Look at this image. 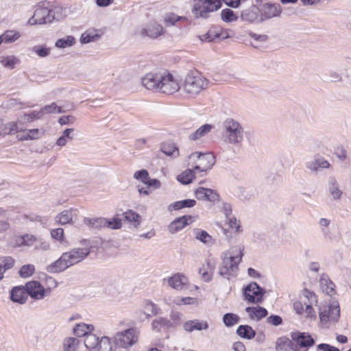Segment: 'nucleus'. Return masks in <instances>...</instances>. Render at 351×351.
<instances>
[{"label":"nucleus","mask_w":351,"mask_h":351,"mask_svg":"<svg viewBox=\"0 0 351 351\" xmlns=\"http://www.w3.org/2000/svg\"><path fill=\"white\" fill-rule=\"evenodd\" d=\"M80 243L84 246L83 247H76L63 253L60 258L47 266V271L50 273L61 272L86 258L92 249L90 241L84 239L81 241Z\"/></svg>","instance_id":"1"},{"label":"nucleus","mask_w":351,"mask_h":351,"mask_svg":"<svg viewBox=\"0 0 351 351\" xmlns=\"http://www.w3.org/2000/svg\"><path fill=\"white\" fill-rule=\"evenodd\" d=\"M244 128L232 118H227L222 123V134L226 142L240 145L244 139Z\"/></svg>","instance_id":"2"},{"label":"nucleus","mask_w":351,"mask_h":351,"mask_svg":"<svg viewBox=\"0 0 351 351\" xmlns=\"http://www.w3.org/2000/svg\"><path fill=\"white\" fill-rule=\"evenodd\" d=\"M180 88L179 81L169 72L165 71L155 73V93L172 95Z\"/></svg>","instance_id":"3"},{"label":"nucleus","mask_w":351,"mask_h":351,"mask_svg":"<svg viewBox=\"0 0 351 351\" xmlns=\"http://www.w3.org/2000/svg\"><path fill=\"white\" fill-rule=\"evenodd\" d=\"M208 80L199 73H188L185 77L183 88L190 97H194L207 88Z\"/></svg>","instance_id":"4"},{"label":"nucleus","mask_w":351,"mask_h":351,"mask_svg":"<svg viewBox=\"0 0 351 351\" xmlns=\"http://www.w3.org/2000/svg\"><path fill=\"white\" fill-rule=\"evenodd\" d=\"M192 13L196 18L208 19L210 14L221 7V0H192Z\"/></svg>","instance_id":"5"},{"label":"nucleus","mask_w":351,"mask_h":351,"mask_svg":"<svg viewBox=\"0 0 351 351\" xmlns=\"http://www.w3.org/2000/svg\"><path fill=\"white\" fill-rule=\"evenodd\" d=\"M138 341V332L134 328L117 332L113 337V342L116 346L128 349Z\"/></svg>","instance_id":"6"},{"label":"nucleus","mask_w":351,"mask_h":351,"mask_svg":"<svg viewBox=\"0 0 351 351\" xmlns=\"http://www.w3.org/2000/svg\"><path fill=\"white\" fill-rule=\"evenodd\" d=\"M319 316L322 324L328 327L331 323H336L340 317V308L338 304L324 305L319 308Z\"/></svg>","instance_id":"7"},{"label":"nucleus","mask_w":351,"mask_h":351,"mask_svg":"<svg viewBox=\"0 0 351 351\" xmlns=\"http://www.w3.org/2000/svg\"><path fill=\"white\" fill-rule=\"evenodd\" d=\"M189 158L199 160V164L194 167V170L201 173L210 170L215 163V158L210 153L202 154L196 152L189 155Z\"/></svg>","instance_id":"8"},{"label":"nucleus","mask_w":351,"mask_h":351,"mask_svg":"<svg viewBox=\"0 0 351 351\" xmlns=\"http://www.w3.org/2000/svg\"><path fill=\"white\" fill-rule=\"evenodd\" d=\"M243 294L249 302L258 304L263 301L265 291L256 282H252L244 287Z\"/></svg>","instance_id":"9"},{"label":"nucleus","mask_w":351,"mask_h":351,"mask_svg":"<svg viewBox=\"0 0 351 351\" xmlns=\"http://www.w3.org/2000/svg\"><path fill=\"white\" fill-rule=\"evenodd\" d=\"M291 337L297 348L296 351H306L308 347L312 346L315 343L313 337L306 332H293Z\"/></svg>","instance_id":"10"},{"label":"nucleus","mask_w":351,"mask_h":351,"mask_svg":"<svg viewBox=\"0 0 351 351\" xmlns=\"http://www.w3.org/2000/svg\"><path fill=\"white\" fill-rule=\"evenodd\" d=\"M262 4L263 7L259 9L261 21L280 16L282 10L279 4L269 1H265Z\"/></svg>","instance_id":"11"},{"label":"nucleus","mask_w":351,"mask_h":351,"mask_svg":"<svg viewBox=\"0 0 351 351\" xmlns=\"http://www.w3.org/2000/svg\"><path fill=\"white\" fill-rule=\"evenodd\" d=\"M27 295L35 300H42L50 291L46 290L38 281H29L25 285Z\"/></svg>","instance_id":"12"},{"label":"nucleus","mask_w":351,"mask_h":351,"mask_svg":"<svg viewBox=\"0 0 351 351\" xmlns=\"http://www.w3.org/2000/svg\"><path fill=\"white\" fill-rule=\"evenodd\" d=\"M239 264L234 260L224 255L221 265L219 269V273L221 276L227 277L229 279L230 276L236 275Z\"/></svg>","instance_id":"13"},{"label":"nucleus","mask_w":351,"mask_h":351,"mask_svg":"<svg viewBox=\"0 0 351 351\" xmlns=\"http://www.w3.org/2000/svg\"><path fill=\"white\" fill-rule=\"evenodd\" d=\"M302 296L304 297V304L305 305V317L315 319L316 318V313L312 306L314 303L317 302L315 294L305 289L302 291Z\"/></svg>","instance_id":"14"},{"label":"nucleus","mask_w":351,"mask_h":351,"mask_svg":"<svg viewBox=\"0 0 351 351\" xmlns=\"http://www.w3.org/2000/svg\"><path fill=\"white\" fill-rule=\"evenodd\" d=\"M216 263L213 259H207L199 269V273L202 275L205 282H210L215 269Z\"/></svg>","instance_id":"15"},{"label":"nucleus","mask_w":351,"mask_h":351,"mask_svg":"<svg viewBox=\"0 0 351 351\" xmlns=\"http://www.w3.org/2000/svg\"><path fill=\"white\" fill-rule=\"evenodd\" d=\"M191 216L184 215L176 219L168 227L169 232L174 234L181 230L189 223V221H191Z\"/></svg>","instance_id":"16"},{"label":"nucleus","mask_w":351,"mask_h":351,"mask_svg":"<svg viewBox=\"0 0 351 351\" xmlns=\"http://www.w3.org/2000/svg\"><path fill=\"white\" fill-rule=\"evenodd\" d=\"M45 3H42L41 4H38L37 8L34 12V17H36L38 19H40L44 21V24L47 23H50L54 16L51 15L52 10H48L45 6Z\"/></svg>","instance_id":"17"},{"label":"nucleus","mask_w":351,"mask_h":351,"mask_svg":"<svg viewBox=\"0 0 351 351\" xmlns=\"http://www.w3.org/2000/svg\"><path fill=\"white\" fill-rule=\"evenodd\" d=\"M330 166L328 161L321 156L315 157L306 162V167L312 172H317L319 169H326Z\"/></svg>","instance_id":"18"},{"label":"nucleus","mask_w":351,"mask_h":351,"mask_svg":"<svg viewBox=\"0 0 351 351\" xmlns=\"http://www.w3.org/2000/svg\"><path fill=\"white\" fill-rule=\"evenodd\" d=\"M294 341L287 337H282L277 339L276 343V351H296Z\"/></svg>","instance_id":"19"},{"label":"nucleus","mask_w":351,"mask_h":351,"mask_svg":"<svg viewBox=\"0 0 351 351\" xmlns=\"http://www.w3.org/2000/svg\"><path fill=\"white\" fill-rule=\"evenodd\" d=\"M75 210L73 209L64 210L60 213L55 218L56 221L60 225L72 224L73 217H76Z\"/></svg>","instance_id":"20"},{"label":"nucleus","mask_w":351,"mask_h":351,"mask_svg":"<svg viewBox=\"0 0 351 351\" xmlns=\"http://www.w3.org/2000/svg\"><path fill=\"white\" fill-rule=\"evenodd\" d=\"M168 285L176 290H182L187 283V278L182 274H176L167 280Z\"/></svg>","instance_id":"21"},{"label":"nucleus","mask_w":351,"mask_h":351,"mask_svg":"<svg viewBox=\"0 0 351 351\" xmlns=\"http://www.w3.org/2000/svg\"><path fill=\"white\" fill-rule=\"evenodd\" d=\"M11 299L14 302L25 303L27 299L26 288L23 287H14L11 291Z\"/></svg>","instance_id":"22"},{"label":"nucleus","mask_w":351,"mask_h":351,"mask_svg":"<svg viewBox=\"0 0 351 351\" xmlns=\"http://www.w3.org/2000/svg\"><path fill=\"white\" fill-rule=\"evenodd\" d=\"M251 319L260 320L267 315V311L262 306H249L245 308Z\"/></svg>","instance_id":"23"},{"label":"nucleus","mask_w":351,"mask_h":351,"mask_svg":"<svg viewBox=\"0 0 351 351\" xmlns=\"http://www.w3.org/2000/svg\"><path fill=\"white\" fill-rule=\"evenodd\" d=\"M183 328L188 332H192L194 330H206L208 328V324L207 322H199L198 319H193L185 322Z\"/></svg>","instance_id":"24"},{"label":"nucleus","mask_w":351,"mask_h":351,"mask_svg":"<svg viewBox=\"0 0 351 351\" xmlns=\"http://www.w3.org/2000/svg\"><path fill=\"white\" fill-rule=\"evenodd\" d=\"M106 218L104 217H84V224L91 229H100L105 227Z\"/></svg>","instance_id":"25"},{"label":"nucleus","mask_w":351,"mask_h":351,"mask_svg":"<svg viewBox=\"0 0 351 351\" xmlns=\"http://www.w3.org/2000/svg\"><path fill=\"white\" fill-rule=\"evenodd\" d=\"M160 150L161 153L172 158H177L180 156L179 149L173 143H162L160 145Z\"/></svg>","instance_id":"26"},{"label":"nucleus","mask_w":351,"mask_h":351,"mask_svg":"<svg viewBox=\"0 0 351 351\" xmlns=\"http://www.w3.org/2000/svg\"><path fill=\"white\" fill-rule=\"evenodd\" d=\"M196 204L195 199H187L181 201H177L171 204L168 206V210L172 212L173 210H177L184 208H192Z\"/></svg>","instance_id":"27"},{"label":"nucleus","mask_w":351,"mask_h":351,"mask_svg":"<svg viewBox=\"0 0 351 351\" xmlns=\"http://www.w3.org/2000/svg\"><path fill=\"white\" fill-rule=\"evenodd\" d=\"M243 250L244 246L243 245H235L232 247L228 252H225L224 255L239 263L242 260Z\"/></svg>","instance_id":"28"},{"label":"nucleus","mask_w":351,"mask_h":351,"mask_svg":"<svg viewBox=\"0 0 351 351\" xmlns=\"http://www.w3.org/2000/svg\"><path fill=\"white\" fill-rule=\"evenodd\" d=\"M328 191L332 196L333 199H339L342 195V191L339 189V185L334 177H330L328 179Z\"/></svg>","instance_id":"29"},{"label":"nucleus","mask_w":351,"mask_h":351,"mask_svg":"<svg viewBox=\"0 0 351 351\" xmlns=\"http://www.w3.org/2000/svg\"><path fill=\"white\" fill-rule=\"evenodd\" d=\"M320 287L323 292L327 295H333L335 294V285L327 276H323L320 279Z\"/></svg>","instance_id":"30"},{"label":"nucleus","mask_w":351,"mask_h":351,"mask_svg":"<svg viewBox=\"0 0 351 351\" xmlns=\"http://www.w3.org/2000/svg\"><path fill=\"white\" fill-rule=\"evenodd\" d=\"M21 37L19 32L16 30H6L0 36V45L1 43H12Z\"/></svg>","instance_id":"31"},{"label":"nucleus","mask_w":351,"mask_h":351,"mask_svg":"<svg viewBox=\"0 0 351 351\" xmlns=\"http://www.w3.org/2000/svg\"><path fill=\"white\" fill-rule=\"evenodd\" d=\"M43 116L41 109L39 110H33L29 113H25L18 118V121L21 123H29L36 119H41Z\"/></svg>","instance_id":"32"},{"label":"nucleus","mask_w":351,"mask_h":351,"mask_svg":"<svg viewBox=\"0 0 351 351\" xmlns=\"http://www.w3.org/2000/svg\"><path fill=\"white\" fill-rule=\"evenodd\" d=\"M75 131L74 128L65 129L62 135L57 139L56 145L59 147L65 146L69 141H71L73 139V133Z\"/></svg>","instance_id":"33"},{"label":"nucleus","mask_w":351,"mask_h":351,"mask_svg":"<svg viewBox=\"0 0 351 351\" xmlns=\"http://www.w3.org/2000/svg\"><path fill=\"white\" fill-rule=\"evenodd\" d=\"M237 334L242 338L252 339L256 335V331L248 325H241L237 330Z\"/></svg>","instance_id":"34"},{"label":"nucleus","mask_w":351,"mask_h":351,"mask_svg":"<svg viewBox=\"0 0 351 351\" xmlns=\"http://www.w3.org/2000/svg\"><path fill=\"white\" fill-rule=\"evenodd\" d=\"M95 351H115V349L110 337L103 336L100 338Z\"/></svg>","instance_id":"35"},{"label":"nucleus","mask_w":351,"mask_h":351,"mask_svg":"<svg viewBox=\"0 0 351 351\" xmlns=\"http://www.w3.org/2000/svg\"><path fill=\"white\" fill-rule=\"evenodd\" d=\"M133 177L143 184H148V185H154V180L150 178L148 171L145 169L136 171L134 172Z\"/></svg>","instance_id":"36"},{"label":"nucleus","mask_w":351,"mask_h":351,"mask_svg":"<svg viewBox=\"0 0 351 351\" xmlns=\"http://www.w3.org/2000/svg\"><path fill=\"white\" fill-rule=\"evenodd\" d=\"M93 330V326L84 323L78 324L73 328L74 334L77 337H86Z\"/></svg>","instance_id":"37"},{"label":"nucleus","mask_w":351,"mask_h":351,"mask_svg":"<svg viewBox=\"0 0 351 351\" xmlns=\"http://www.w3.org/2000/svg\"><path fill=\"white\" fill-rule=\"evenodd\" d=\"M37 239L32 234H26L19 236L16 239V243L18 245L32 246L36 243Z\"/></svg>","instance_id":"38"},{"label":"nucleus","mask_w":351,"mask_h":351,"mask_svg":"<svg viewBox=\"0 0 351 351\" xmlns=\"http://www.w3.org/2000/svg\"><path fill=\"white\" fill-rule=\"evenodd\" d=\"M195 171L194 169H188L178 175L177 180L183 184H188L194 179Z\"/></svg>","instance_id":"39"},{"label":"nucleus","mask_w":351,"mask_h":351,"mask_svg":"<svg viewBox=\"0 0 351 351\" xmlns=\"http://www.w3.org/2000/svg\"><path fill=\"white\" fill-rule=\"evenodd\" d=\"M99 340L100 338H99L95 334L91 333L90 332L84 337V346L90 351H95V348H97V346Z\"/></svg>","instance_id":"40"},{"label":"nucleus","mask_w":351,"mask_h":351,"mask_svg":"<svg viewBox=\"0 0 351 351\" xmlns=\"http://www.w3.org/2000/svg\"><path fill=\"white\" fill-rule=\"evenodd\" d=\"M80 341L74 337H66L63 341V351H77Z\"/></svg>","instance_id":"41"},{"label":"nucleus","mask_w":351,"mask_h":351,"mask_svg":"<svg viewBox=\"0 0 351 351\" xmlns=\"http://www.w3.org/2000/svg\"><path fill=\"white\" fill-rule=\"evenodd\" d=\"M75 42V38L73 36H66L58 39L55 43V46L57 48L64 49L73 46Z\"/></svg>","instance_id":"42"},{"label":"nucleus","mask_w":351,"mask_h":351,"mask_svg":"<svg viewBox=\"0 0 351 351\" xmlns=\"http://www.w3.org/2000/svg\"><path fill=\"white\" fill-rule=\"evenodd\" d=\"M212 129V125L210 124H205L198 128L195 132L189 136L191 140L195 141L208 134Z\"/></svg>","instance_id":"43"},{"label":"nucleus","mask_w":351,"mask_h":351,"mask_svg":"<svg viewBox=\"0 0 351 351\" xmlns=\"http://www.w3.org/2000/svg\"><path fill=\"white\" fill-rule=\"evenodd\" d=\"M195 235L197 239L207 245H212L213 243L212 237L205 230H197Z\"/></svg>","instance_id":"44"},{"label":"nucleus","mask_w":351,"mask_h":351,"mask_svg":"<svg viewBox=\"0 0 351 351\" xmlns=\"http://www.w3.org/2000/svg\"><path fill=\"white\" fill-rule=\"evenodd\" d=\"M123 215L126 221L129 222H134L136 228L139 226L141 217L138 213L132 210H128Z\"/></svg>","instance_id":"45"},{"label":"nucleus","mask_w":351,"mask_h":351,"mask_svg":"<svg viewBox=\"0 0 351 351\" xmlns=\"http://www.w3.org/2000/svg\"><path fill=\"white\" fill-rule=\"evenodd\" d=\"M239 321L240 317L232 313H226L223 317V322L227 327H232L239 323Z\"/></svg>","instance_id":"46"},{"label":"nucleus","mask_w":351,"mask_h":351,"mask_svg":"<svg viewBox=\"0 0 351 351\" xmlns=\"http://www.w3.org/2000/svg\"><path fill=\"white\" fill-rule=\"evenodd\" d=\"M221 17L223 21L226 23H232L236 21L238 19L237 15L234 12L233 10L229 8L222 10L221 12Z\"/></svg>","instance_id":"47"},{"label":"nucleus","mask_w":351,"mask_h":351,"mask_svg":"<svg viewBox=\"0 0 351 351\" xmlns=\"http://www.w3.org/2000/svg\"><path fill=\"white\" fill-rule=\"evenodd\" d=\"M19 123H22L21 122H10L7 123L3 130V134H8L14 132H19L22 131V128L20 127Z\"/></svg>","instance_id":"48"},{"label":"nucleus","mask_w":351,"mask_h":351,"mask_svg":"<svg viewBox=\"0 0 351 351\" xmlns=\"http://www.w3.org/2000/svg\"><path fill=\"white\" fill-rule=\"evenodd\" d=\"M14 260L10 256L0 257V269L4 272L14 266Z\"/></svg>","instance_id":"49"},{"label":"nucleus","mask_w":351,"mask_h":351,"mask_svg":"<svg viewBox=\"0 0 351 351\" xmlns=\"http://www.w3.org/2000/svg\"><path fill=\"white\" fill-rule=\"evenodd\" d=\"M35 271L34 265L27 264L23 265L19 270V275L22 278H28L31 276Z\"/></svg>","instance_id":"50"},{"label":"nucleus","mask_w":351,"mask_h":351,"mask_svg":"<svg viewBox=\"0 0 351 351\" xmlns=\"http://www.w3.org/2000/svg\"><path fill=\"white\" fill-rule=\"evenodd\" d=\"M121 226H122L121 219L117 218V217H113L111 219L106 218L105 227H107V228H108L110 229H112V230H117V229H120L121 228Z\"/></svg>","instance_id":"51"},{"label":"nucleus","mask_w":351,"mask_h":351,"mask_svg":"<svg viewBox=\"0 0 351 351\" xmlns=\"http://www.w3.org/2000/svg\"><path fill=\"white\" fill-rule=\"evenodd\" d=\"M41 110L43 111V115L45 114L63 112L62 108L56 105L55 103H52L49 105H46L43 108H42Z\"/></svg>","instance_id":"52"},{"label":"nucleus","mask_w":351,"mask_h":351,"mask_svg":"<svg viewBox=\"0 0 351 351\" xmlns=\"http://www.w3.org/2000/svg\"><path fill=\"white\" fill-rule=\"evenodd\" d=\"M98 38L99 36L97 34H93L90 32H85L81 35L80 43L82 44L89 43L95 41Z\"/></svg>","instance_id":"53"},{"label":"nucleus","mask_w":351,"mask_h":351,"mask_svg":"<svg viewBox=\"0 0 351 351\" xmlns=\"http://www.w3.org/2000/svg\"><path fill=\"white\" fill-rule=\"evenodd\" d=\"M141 84L147 90H152L154 88V74L149 73L142 77Z\"/></svg>","instance_id":"54"},{"label":"nucleus","mask_w":351,"mask_h":351,"mask_svg":"<svg viewBox=\"0 0 351 351\" xmlns=\"http://www.w3.org/2000/svg\"><path fill=\"white\" fill-rule=\"evenodd\" d=\"M32 51L36 53L39 57L44 58L49 55L51 49L43 45L34 46Z\"/></svg>","instance_id":"55"},{"label":"nucleus","mask_w":351,"mask_h":351,"mask_svg":"<svg viewBox=\"0 0 351 351\" xmlns=\"http://www.w3.org/2000/svg\"><path fill=\"white\" fill-rule=\"evenodd\" d=\"M185 19H186L185 17L179 16L175 14L170 13L166 16V17L165 19V23L167 26H170V25H174L179 21L185 20Z\"/></svg>","instance_id":"56"},{"label":"nucleus","mask_w":351,"mask_h":351,"mask_svg":"<svg viewBox=\"0 0 351 351\" xmlns=\"http://www.w3.org/2000/svg\"><path fill=\"white\" fill-rule=\"evenodd\" d=\"M205 201H209L211 202H215L219 200V195L214 190L206 188L205 189Z\"/></svg>","instance_id":"57"},{"label":"nucleus","mask_w":351,"mask_h":351,"mask_svg":"<svg viewBox=\"0 0 351 351\" xmlns=\"http://www.w3.org/2000/svg\"><path fill=\"white\" fill-rule=\"evenodd\" d=\"M226 221H228V224L231 228L235 229L236 233H240L243 231L240 221L237 220L235 217H230L228 219H226Z\"/></svg>","instance_id":"58"},{"label":"nucleus","mask_w":351,"mask_h":351,"mask_svg":"<svg viewBox=\"0 0 351 351\" xmlns=\"http://www.w3.org/2000/svg\"><path fill=\"white\" fill-rule=\"evenodd\" d=\"M152 186L153 185H148V184H144L143 186L141 184H138L136 188L141 196H147L152 193Z\"/></svg>","instance_id":"59"},{"label":"nucleus","mask_w":351,"mask_h":351,"mask_svg":"<svg viewBox=\"0 0 351 351\" xmlns=\"http://www.w3.org/2000/svg\"><path fill=\"white\" fill-rule=\"evenodd\" d=\"M1 62L7 67L14 68L18 60L14 56H6L1 58Z\"/></svg>","instance_id":"60"},{"label":"nucleus","mask_w":351,"mask_h":351,"mask_svg":"<svg viewBox=\"0 0 351 351\" xmlns=\"http://www.w3.org/2000/svg\"><path fill=\"white\" fill-rule=\"evenodd\" d=\"M138 34L143 37H152L153 34V25L152 23L143 26L138 32Z\"/></svg>","instance_id":"61"},{"label":"nucleus","mask_w":351,"mask_h":351,"mask_svg":"<svg viewBox=\"0 0 351 351\" xmlns=\"http://www.w3.org/2000/svg\"><path fill=\"white\" fill-rule=\"evenodd\" d=\"M293 308L297 314L302 315L304 313L305 305L304 304V297L302 295L301 300L293 303Z\"/></svg>","instance_id":"62"},{"label":"nucleus","mask_w":351,"mask_h":351,"mask_svg":"<svg viewBox=\"0 0 351 351\" xmlns=\"http://www.w3.org/2000/svg\"><path fill=\"white\" fill-rule=\"evenodd\" d=\"M51 236L53 239L62 242L64 240V230L61 228L53 229L51 231Z\"/></svg>","instance_id":"63"},{"label":"nucleus","mask_w":351,"mask_h":351,"mask_svg":"<svg viewBox=\"0 0 351 351\" xmlns=\"http://www.w3.org/2000/svg\"><path fill=\"white\" fill-rule=\"evenodd\" d=\"M76 121V118L73 115L62 116L59 118L58 123L63 125L73 124Z\"/></svg>","instance_id":"64"}]
</instances>
